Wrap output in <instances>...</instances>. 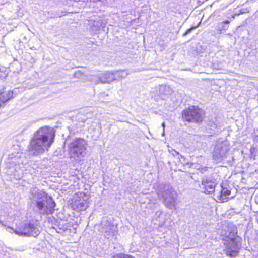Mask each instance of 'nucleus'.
I'll use <instances>...</instances> for the list:
<instances>
[{
  "mask_svg": "<svg viewBox=\"0 0 258 258\" xmlns=\"http://www.w3.org/2000/svg\"><path fill=\"white\" fill-rule=\"evenodd\" d=\"M83 75V74L80 71H76L74 73V77L75 78H81Z\"/></svg>",
  "mask_w": 258,
  "mask_h": 258,
  "instance_id": "412c9836",
  "label": "nucleus"
},
{
  "mask_svg": "<svg viewBox=\"0 0 258 258\" xmlns=\"http://www.w3.org/2000/svg\"><path fill=\"white\" fill-rule=\"evenodd\" d=\"M230 23V21L226 20L222 22L218 26V29L221 31L222 30H226L228 28V24Z\"/></svg>",
  "mask_w": 258,
  "mask_h": 258,
  "instance_id": "a211bd4d",
  "label": "nucleus"
},
{
  "mask_svg": "<svg viewBox=\"0 0 258 258\" xmlns=\"http://www.w3.org/2000/svg\"><path fill=\"white\" fill-rule=\"evenodd\" d=\"M104 93L101 94V97H102V96H104Z\"/></svg>",
  "mask_w": 258,
  "mask_h": 258,
  "instance_id": "c756f323",
  "label": "nucleus"
},
{
  "mask_svg": "<svg viewBox=\"0 0 258 258\" xmlns=\"http://www.w3.org/2000/svg\"><path fill=\"white\" fill-rule=\"evenodd\" d=\"M55 136V131L51 127L45 126L38 130L29 146L30 154L37 155L48 150L53 143Z\"/></svg>",
  "mask_w": 258,
  "mask_h": 258,
  "instance_id": "f257e3e1",
  "label": "nucleus"
},
{
  "mask_svg": "<svg viewBox=\"0 0 258 258\" xmlns=\"http://www.w3.org/2000/svg\"><path fill=\"white\" fill-rule=\"evenodd\" d=\"M40 226L37 221H31L29 223H22L17 227L15 230L9 228V232L13 231L17 235L21 236H37L40 231Z\"/></svg>",
  "mask_w": 258,
  "mask_h": 258,
  "instance_id": "39448f33",
  "label": "nucleus"
},
{
  "mask_svg": "<svg viewBox=\"0 0 258 258\" xmlns=\"http://www.w3.org/2000/svg\"><path fill=\"white\" fill-rule=\"evenodd\" d=\"M171 88L166 85H161L159 88V93L160 95L166 96L169 95L172 92Z\"/></svg>",
  "mask_w": 258,
  "mask_h": 258,
  "instance_id": "dca6fc26",
  "label": "nucleus"
},
{
  "mask_svg": "<svg viewBox=\"0 0 258 258\" xmlns=\"http://www.w3.org/2000/svg\"><path fill=\"white\" fill-rule=\"evenodd\" d=\"M13 92H0V109L5 105V103L13 98Z\"/></svg>",
  "mask_w": 258,
  "mask_h": 258,
  "instance_id": "ddd939ff",
  "label": "nucleus"
},
{
  "mask_svg": "<svg viewBox=\"0 0 258 258\" xmlns=\"http://www.w3.org/2000/svg\"><path fill=\"white\" fill-rule=\"evenodd\" d=\"M13 163H15V166L10 167L9 170L7 171L8 174L13 175L14 178L16 179H20L23 174V169L21 165L24 164V161L20 157L16 156L13 157L12 159Z\"/></svg>",
  "mask_w": 258,
  "mask_h": 258,
  "instance_id": "1a4fd4ad",
  "label": "nucleus"
},
{
  "mask_svg": "<svg viewBox=\"0 0 258 258\" xmlns=\"http://www.w3.org/2000/svg\"><path fill=\"white\" fill-rule=\"evenodd\" d=\"M114 225L107 218H104L101 222V230H104L111 225Z\"/></svg>",
  "mask_w": 258,
  "mask_h": 258,
  "instance_id": "f3484780",
  "label": "nucleus"
},
{
  "mask_svg": "<svg viewBox=\"0 0 258 258\" xmlns=\"http://www.w3.org/2000/svg\"><path fill=\"white\" fill-rule=\"evenodd\" d=\"M217 185L216 179L212 176H204L202 180V185L204 189L203 192L206 194H212Z\"/></svg>",
  "mask_w": 258,
  "mask_h": 258,
  "instance_id": "9d476101",
  "label": "nucleus"
},
{
  "mask_svg": "<svg viewBox=\"0 0 258 258\" xmlns=\"http://www.w3.org/2000/svg\"><path fill=\"white\" fill-rule=\"evenodd\" d=\"M208 167H205L201 169V172L202 173H204L205 171H206L208 170Z\"/></svg>",
  "mask_w": 258,
  "mask_h": 258,
  "instance_id": "b1692460",
  "label": "nucleus"
},
{
  "mask_svg": "<svg viewBox=\"0 0 258 258\" xmlns=\"http://www.w3.org/2000/svg\"><path fill=\"white\" fill-rule=\"evenodd\" d=\"M181 158L183 159V161L185 162V158L183 156L181 155Z\"/></svg>",
  "mask_w": 258,
  "mask_h": 258,
  "instance_id": "cd10ccee",
  "label": "nucleus"
},
{
  "mask_svg": "<svg viewBox=\"0 0 258 258\" xmlns=\"http://www.w3.org/2000/svg\"><path fill=\"white\" fill-rule=\"evenodd\" d=\"M252 149H250V151H251V152H252Z\"/></svg>",
  "mask_w": 258,
  "mask_h": 258,
  "instance_id": "2f4dec72",
  "label": "nucleus"
},
{
  "mask_svg": "<svg viewBox=\"0 0 258 258\" xmlns=\"http://www.w3.org/2000/svg\"><path fill=\"white\" fill-rule=\"evenodd\" d=\"M253 140L254 142H258V130H256L254 132Z\"/></svg>",
  "mask_w": 258,
  "mask_h": 258,
  "instance_id": "5701e85b",
  "label": "nucleus"
},
{
  "mask_svg": "<svg viewBox=\"0 0 258 258\" xmlns=\"http://www.w3.org/2000/svg\"><path fill=\"white\" fill-rule=\"evenodd\" d=\"M232 19H234V16H232Z\"/></svg>",
  "mask_w": 258,
  "mask_h": 258,
  "instance_id": "7c9ffc66",
  "label": "nucleus"
},
{
  "mask_svg": "<svg viewBox=\"0 0 258 258\" xmlns=\"http://www.w3.org/2000/svg\"><path fill=\"white\" fill-rule=\"evenodd\" d=\"M257 223H258V219H257Z\"/></svg>",
  "mask_w": 258,
  "mask_h": 258,
  "instance_id": "473e14b6",
  "label": "nucleus"
},
{
  "mask_svg": "<svg viewBox=\"0 0 258 258\" xmlns=\"http://www.w3.org/2000/svg\"><path fill=\"white\" fill-rule=\"evenodd\" d=\"M29 199L36 206L39 214L48 215L53 212L55 203L46 192L33 187L30 190Z\"/></svg>",
  "mask_w": 258,
  "mask_h": 258,
  "instance_id": "f03ea898",
  "label": "nucleus"
},
{
  "mask_svg": "<svg viewBox=\"0 0 258 258\" xmlns=\"http://www.w3.org/2000/svg\"><path fill=\"white\" fill-rule=\"evenodd\" d=\"M59 229H63V230H64V228L63 227H59Z\"/></svg>",
  "mask_w": 258,
  "mask_h": 258,
  "instance_id": "c85d7f7f",
  "label": "nucleus"
},
{
  "mask_svg": "<svg viewBox=\"0 0 258 258\" xmlns=\"http://www.w3.org/2000/svg\"><path fill=\"white\" fill-rule=\"evenodd\" d=\"M113 74L114 80H122V79L126 78L128 75L127 72L124 70L113 72Z\"/></svg>",
  "mask_w": 258,
  "mask_h": 258,
  "instance_id": "2eb2a0df",
  "label": "nucleus"
},
{
  "mask_svg": "<svg viewBox=\"0 0 258 258\" xmlns=\"http://www.w3.org/2000/svg\"><path fill=\"white\" fill-rule=\"evenodd\" d=\"M114 80L113 72H106L98 76L97 83H110Z\"/></svg>",
  "mask_w": 258,
  "mask_h": 258,
  "instance_id": "f8f14e48",
  "label": "nucleus"
},
{
  "mask_svg": "<svg viewBox=\"0 0 258 258\" xmlns=\"http://www.w3.org/2000/svg\"><path fill=\"white\" fill-rule=\"evenodd\" d=\"M159 199L164 206L170 210H175L177 195L173 188L168 184H159L156 190Z\"/></svg>",
  "mask_w": 258,
  "mask_h": 258,
  "instance_id": "7ed1b4c3",
  "label": "nucleus"
},
{
  "mask_svg": "<svg viewBox=\"0 0 258 258\" xmlns=\"http://www.w3.org/2000/svg\"><path fill=\"white\" fill-rule=\"evenodd\" d=\"M204 116V112L198 107L192 106L185 109L182 112V118L186 121L196 123L201 122Z\"/></svg>",
  "mask_w": 258,
  "mask_h": 258,
  "instance_id": "0eeeda50",
  "label": "nucleus"
},
{
  "mask_svg": "<svg viewBox=\"0 0 258 258\" xmlns=\"http://www.w3.org/2000/svg\"><path fill=\"white\" fill-rule=\"evenodd\" d=\"M112 258H134L133 256L120 253L114 255Z\"/></svg>",
  "mask_w": 258,
  "mask_h": 258,
  "instance_id": "6ab92c4d",
  "label": "nucleus"
},
{
  "mask_svg": "<svg viewBox=\"0 0 258 258\" xmlns=\"http://www.w3.org/2000/svg\"><path fill=\"white\" fill-rule=\"evenodd\" d=\"M117 231V227L115 225H113L107 227L104 230H101V232L104 234L105 237L109 238V236L114 235Z\"/></svg>",
  "mask_w": 258,
  "mask_h": 258,
  "instance_id": "4468645a",
  "label": "nucleus"
},
{
  "mask_svg": "<svg viewBox=\"0 0 258 258\" xmlns=\"http://www.w3.org/2000/svg\"><path fill=\"white\" fill-rule=\"evenodd\" d=\"M162 126L163 128V133H162V135L164 136V128H165V124L164 122H163L162 123Z\"/></svg>",
  "mask_w": 258,
  "mask_h": 258,
  "instance_id": "bb28decb",
  "label": "nucleus"
},
{
  "mask_svg": "<svg viewBox=\"0 0 258 258\" xmlns=\"http://www.w3.org/2000/svg\"><path fill=\"white\" fill-rule=\"evenodd\" d=\"M191 30H192V28H190V29H188V30L185 32V33L184 34V35H187V34H188L189 33H190V32L191 31Z\"/></svg>",
  "mask_w": 258,
  "mask_h": 258,
  "instance_id": "a878e982",
  "label": "nucleus"
},
{
  "mask_svg": "<svg viewBox=\"0 0 258 258\" xmlns=\"http://www.w3.org/2000/svg\"><path fill=\"white\" fill-rule=\"evenodd\" d=\"M162 214V211H157L155 214V218L157 220L158 219H159L160 217V216Z\"/></svg>",
  "mask_w": 258,
  "mask_h": 258,
  "instance_id": "4be33fe9",
  "label": "nucleus"
},
{
  "mask_svg": "<svg viewBox=\"0 0 258 258\" xmlns=\"http://www.w3.org/2000/svg\"><path fill=\"white\" fill-rule=\"evenodd\" d=\"M230 146L227 140L217 141L213 152V159L216 163L222 161L231 164L234 160L230 154Z\"/></svg>",
  "mask_w": 258,
  "mask_h": 258,
  "instance_id": "20e7f679",
  "label": "nucleus"
},
{
  "mask_svg": "<svg viewBox=\"0 0 258 258\" xmlns=\"http://www.w3.org/2000/svg\"><path fill=\"white\" fill-rule=\"evenodd\" d=\"M78 197L79 199L75 200L74 205L79 211L85 210L88 207V203L87 202L88 196L84 193H80Z\"/></svg>",
  "mask_w": 258,
  "mask_h": 258,
  "instance_id": "9b49d317",
  "label": "nucleus"
},
{
  "mask_svg": "<svg viewBox=\"0 0 258 258\" xmlns=\"http://www.w3.org/2000/svg\"><path fill=\"white\" fill-rule=\"evenodd\" d=\"M209 124L213 128H216L217 126V124H216L214 122H212L211 124V123H210Z\"/></svg>",
  "mask_w": 258,
  "mask_h": 258,
  "instance_id": "393cba45",
  "label": "nucleus"
},
{
  "mask_svg": "<svg viewBox=\"0 0 258 258\" xmlns=\"http://www.w3.org/2000/svg\"><path fill=\"white\" fill-rule=\"evenodd\" d=\"M222 189L221 191V195L223 196H227L230 195L231 191L228 189H225L222 186Z\"/></svg>",
  "mask_w": 258,
  "mask_h": 258,
  "instance_id": "aec40b11",
  "label": "nucleus"
},
{
  "mask_svg": "<svg viewBox=\"0 0 258 258\" xmlns=\"http://www.w3.org/2000/svg\"><path fill=\"white\" fill-rule=\"evenodd\" d=\"M87 143L82 138H75L69 145V152L71 157L79 159L84 157L87 149Z\"/></svg>",
  "mask_w": 258,
  "mask_h": 258,
  "instance_id": "423d86ee",
  "label": "nucleus"
},
{
  "mask_svg": "<svg viewBox=\"0 0 258 258\" xmlns=\"http://www.w3.org/2000/svg\"><path fill=\"white\" fill-rule=\"evenodd\" d=\"M241 238L237 236L226 242L225 251L227 256L235 257L238 255L241 245Z\"/></svg>",
  "mask_w": 258,
  "mask_h": 258,
  "instance_id": "6e6552de",
  "label": "nucleus"
}]
</instances>
